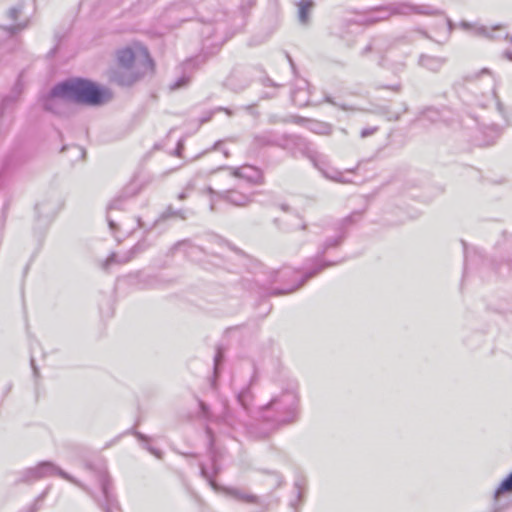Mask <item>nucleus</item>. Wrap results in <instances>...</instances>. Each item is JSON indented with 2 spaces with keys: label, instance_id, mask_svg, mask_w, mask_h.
<instances>
[{
  "label": "nucleus",
  "instance_id": "nucleus-1",
  "mask_svg": "<svg viewBox=\"0 0 512 512\" xmlns=\"http://www.w3.org/2000/svg\"><path fill=\"white\" fill-rule=\"evenodd\" d=\"M152 68L148 50L135 45L121 49L117 53V66L111 72V80L119 85L128 86L136 82Z\"/></svg>",
  "mask_w": 512,
  "mask_h": 512
},
{
  "label": "nucleus",
  "instance_id": "nucleus-2",
  "mask_svg": "<svg viewBox=\"0 0 512 512\" xmlns=\"http://www.w3.org/2000/svg\"><path fill=\"white\" fill-rule=\"evenodd\" d=\"M299 395L297 386L289 384L279 393L272 396L271 400L260 408L263 418L279 425L295 422L299 415Z\"/></svg>",
  "mask_w": 512,
  "mask_h": 512
},
{
  "label": "nucleus",
  "instance_id": "nucleus-3",
  "mask_svg": "<svg viewBox=\"0 0 512 512\" xmlns=\"http://www.w3.org/2000/svg\"><path fill=\"white\" fill-rule=\"evenodd\" d=\"M61 83L72 103L98 106L112 98L109 89L100 87L86 79L72 78Z\"/></svg>",
  "mask_w": 512,
  "mask_h": 512
},
{
  "label": "nucleus",
  "instance_id": "nucleus-4",
  "mask_svg": "<svg viewBox=\"0 0 512 512\" xmlns=\"http://www.w3.org/2000/svg\"><path fill=\"white\" fill-rule=\"evenodd\" d=\"M58 475L63 479L70 481L78 486H82L74 477L63 471L57 465L52 462L44 461L40 462L34 467L27 468L22 471L21 479L22 482H34L46 477Z\"/></svg>",
  "mask_w": 512,
  "mask_h": 512
},
{
  "label": "nucleus",
  "instance_id": "nucleus-5",
  "mask_svg": "<svg viewBox=\"0 0 512 512\" xmlns=\"http://www.w3.org/2000/svg\"><path fill=\"white\" fill-rule=\"evenodd\" d=\"M66 94L62 83L57 84L44 99V108L55 114H64L69 103H72Z\"/></svg>",
  "mask_w": 512,
  "mask_h": 512
},
{
  "label": "nucleus",
  "instance_id": "nucleus-6",
  "mask_svg": "<svg viewBox=\"0 0 512 512\" xmlns=\"http://www.w3.org/2000/svg\"><path fill=\"white\" fill-rule=\"evenodd\" d=\"M378 16L375 18L376 20H383L391 15H410V14H427L428 7L425 6H413L408 3H394L389 7L378 9L376 11Z\"/></svg>",
  "mask_w": 512,
  "mask_h": 512
},
{
  "label": "nucleus",
  "instance_id": "nucleus-7",
  "mask_svg": "<svg viewBox=\"0 0 512 512\" xmlns=\"http://www.w3.org/2000/svg\"><path fill=\"white\" fill-rule=\"evenodd\" d=\"M201 473L202 475L208 479L210 486L216 491V492H222L225 493L228 496L233 497L234 499L246 503H253L256 502L257 498L254 495L248 494L245 491H242L237 488H229V487H221L219 486L215 481H213L207 474L204 467H201Z\"/></svg>",
  "mask_w": 512,
  "mask_h": 512
},
{
  "label": "nucleus",
  "instance_id": "nucleus-8",
  "mask_svg": "<svg viewBox=\"0 0 512 512\" xmlns=\"http://www.w3.org/2000/svg\"><path fill=\"white\" fill-rule=\"evenodd\" d=\"M234 177L241 178L252 184H261L263 182V174L260 169L251 165H243L237 168H230Z\"/></svg>",
  "mask_w": 512,
  "mask_h": 512
},
{
  "label": "nucleus",
  "instance_id": "nucleus-9",
  "mask_svg": "<svg viewBox=\"0 0 512 512\" xmlns=\"http://www.w3.org/2000/svg\"><path fill=\"white\" fill-rule=\"evenodd\" d=\"M101 490L105 499L104 510L105 512H121L118 508L115 499L110 492V482L107 475H102L100 479Z\"/></svg>",
  "mask_w": 512,
  "mask_h": 512
},
{
  "label": "nucleus",
  "instance_id": "nucleus-10",
  "mask_svg": "<svg viewBox=\"0 0 512 512\" xmlns=\"http://www.w3.org/2000/svg\"><path fill=\"white\" fill-rule=\"evenodd\" d=\"M334 264L335 263H333V262H317L313 269L306 271L302 275L301 281L295 287L290 288V289L284 291L283 293H290V292L295 291L296 289L300 288L305 283V281L314 277L315 275L320 273L325 268L333 266Z\"/></svg>",
  "mask_w": 512,
  "mask_h": 512
},
{
  "label": "nucleus",
  "instance_id": "nucleus-11",
  "mask_svg": "<svg viewBox=\"0 0 512 512\" xmlns=\"http://www.w3.org/2000/svg\"><path fill=\"white\" fill-rule=\"evenodd\" d=\"M296 5L298 8V20L301 24L306 25L314 8V2L312 0H300Z\"/></svg>",
  "mask_w": 512,
  "mask_h": 512
},
{
  "label": "nucleus",
  "instance_id": "nucleus-12",
  "mask_svg": "<svg viewBox=\"0 0 512 512\" xmlns=\"http://www.w3.org/2000/svg\"><path fill=\"white\" fill-rule=\"evenodd\" d=\"M225 199L235 206H245L251 202L250 195H245L236 190L228 191L225 194Z\"/></svg>",
  "mask_w": 512,
  "mask_h": 512
},
{
  "label": "nucleus",
  "instance_id": "nucleus-13",
  "mask_svg": "<svg viewBox=\"0 0 512 512\" xmlns=\"http://www.w3.org/2000/svg\"><path fill=\"white\" fill-rule=\"evenodd\" d=\"M509 493H512V472L495 489L493 500L499 501L502 496Z\"/></svg>",
  "mask_w": 512,
  "mask_h": 512
},
{
  "label": "nucleus",
  "instance_id": "nucleus-14",
  "mask_svg": "<svg viewBox=\"0 0 512 512\" xmlns=\"http://www.w3.org/2000/svg\"><path fill=\"white\" fill-rule=\"evenodd\" d=\"M307 83L302 82V86H299L295 91L292 93V100L294 103L298 106H305L309 104V95L306 90Z\"/></svg>",
  "mask_w": 512,
  "mask_h": 512
},
{
  "label": "nucleus",
  "instance_id": "nucleus-15",
  "mask_svg": "<svg viewBox=\"0 0 512 512\" xmlns=\"http://www.w3.org/2000/svg\"><path fill=\"white\" fill-rule=\"evenodd\" d=\"M443 63L444 61L441 58L427 55H422L419 59V64L431 71L439 70Z\"/></svg>",
  "mask_w": 512,
  "mask_h": 512
},
{
  "label": "nucleus",
  "instance_id": "nucleus-16",
  "mask_svg": "<svg viewBox=\"0 0 512 512\" xmlns=\"http://www.w3.org/2000/svg\"><path fill=\"white\" fill-rule=\"evenodd\" d=\"M460 27L465 30L471 31L474 35H477V36H487V37L489 36L487 27H485L483 25H479L477 23L472 24L467 21H462L460 23Z\"/></svg>",
  "mask_w": 512,
  "mask_h": 512
},
{
  "label": "nucleus",
  "instance_id": "nucleus-17",
  "mask_svg": "<svg viewBox=\"0 0 512 512\" xmlns=\"http://www.w3.org/2000/svg\"><path fill=\"white\" fill-rule=\"evenodd\" d=\"M135 250L136 248H133L128 255H124V256H118L117 254H112L110 257L107 258V260L105 261V264H104V267L105 268H108L109 266H111L112 264L114 263H120V264H124V263H127L129 262L134 254H135Z\"/></svg>",
  "mask_w": 512,
  "mask_h": 512
},
{
  "label": "nucleus",
  "instance_id": "nucleus-18",
  "mask_svg": "<svg viewBox=\"0 0 512 512\" xmlns=\"http://www.w3.org/2000/svg\"><path fill=\"white\" fill-rule=\"evenodd\" d=\"M479 75H488L489 76V82L491 84V97L496 100V104H497V109L499 112L502 113L503 111V106H502V103L498 100V97L496 95V80L495 78L492 76L491 72L488 70V69H482L478 74Z\"/></svg>",
  "mask_w": 512,
  "mask_h": 512
},
{
  "label": "nucleus",
  "instance_id": "nucleus-19",
  "mask_svg": "<svg viewBox=\"0 0 512 512\" xmlns=\"http://www.w3.org/2000/svg\"><path fill=\"white\" fill-rule=\"evenodd\" d=\"M310 130L316 134L328 135L332 131V127L324 122L314 121L310 123Z\"/></svg>",
  "mask_w": 512,
  "mask_h": 512
},
{
  "label": "nucleus",
  "instance_id": "nucleus-20",
  "mask_svg": "<svg viewBox=\"0 0 512 512\" xmlns=\"http://www.w3.org/2000/svg\"><path fill=\"white\" fill-rule=\"evenodd\" d=\"M321 172L327 179L342 183L346 182V179L344 178L343 174L339 171H327L321 169Z\"/></svg>",
  "mask_w": 512,
  "mask_h": 512
},
{
  "label": "nucleus",
  "instance_id": "nucleus-21",
  "mask_svg": "<svg viewBox=\"0 0 512 512\" xmlns=\"http://www.w3.org/2000/svg\"><path fill=\"white\" fill-rule=\"evenodd\" d=\"M341 241H342L341 236H335V237L327 239L325 241V243L323 244L322 250L320 253L324 254L330 248H334V247L338 246L341 243Z\"/></svg>",
  "mask_w": 512,
  "mask_h": 512
},
{
  "label": "nucleus",
  "instance_id": "nucleus-22",
  "mask_svg": "<svg viewBox=\"0 0 512 512\" xmlns=\"http://www.w3.org/2000/svg\"><path fill=\"white\" fill-rule=\"evenodd\" d=\"M438 24L441 28L445 29L447 33L452 31V24L448 18L441 16L438 20Z\"/></svg>",
  "mask_w": 512,
  "mask_h": 512
},
{
  "label": "nucleus",
  "instance_id": "nucleus-23",
  "mask_svg": "<svg viewBox=\"0 0 512 512\" xmlns=\"http://www.w3.org/2000/svg\"><path fill=\"white\" fill-rule=\"evenodd\" d=\"M248 395H249V390H243L237 396L238 402L240 403V405L244 409H247V397H248Z\"/></svg>",
  "mask_w": 512,
  "mask_h": 512
},
{
  "label": "nucleus",
  "instance_id": "nucleus-24",
  "mask_svg": "<svg viewBox=\"0 0 512 512\" xmlns=\"http://www.w3.org/2000/svg\"><path fill=\"white\" fill-rule=\"evenodd\" d=\"M424 117L428 120L436 122L439 119V112L435 109H428L425 111Z\"/></svg>",
  "mask_w": 512,
  "mask_h": 512
},
{
  "label": "nucleus",
  "instance_id": "nucleus-25",
  "mask_svg": "<svg viewBox=\"0 0 512 512\" xmlns=\"http://www.w3.org/2000/svg\"><path fill=\"white\" fill-rule=\"evenodd\" d=\"M193 190V186L188 184L184 190L178 195L179 200H184L188 197L189 193Z\"/></svg>",
  "mask_w": 512,
  "mask_h": 512
},
{
  "label": "nucleus",
  "instance_id": "nucleus-26",
  "mask_svg": "<svg viewBox=\"0 0 512 512\" xmlns=\"http://www.w3.org/2000/svg\"><path fill=\"white\" fill-rule=\"evenodd\" d=\"M188 82V78L182 77L178 81H176L173 85H171V89L175 90L181 87H184Z\"/></svg>",
  "mask_w": 512,
  "mask_h": 512
},
{
  "label": "nucleus",
  "instance_id": "nucleus-27",
  "mask_svg": "<svg viewBox=\"0 0 512 512\" xmlns=\"http://www.w3.org/2000/svg\"><path fill=\"white\" fill-rule=\"evenodd\" d=\"M377 128L376 127H373V128H365L361 131V137L362 138H365V137H368V136H371L372 134H374L376 132Z\"/></svg>",
  "mask_w": 512,
  "mask_h": 512
},
{
  "label": "nucleus",
  "instance_id": "nucleus-28",
  "mask_svg": "<svg viewBox=\"0 0 512 512\" xmlns=\"http://www.w3.org/2000/svg\"><path fill=\"white\" fill-rule=\"evenodd\" d=\"M20 13V8L14 7L9 10V16L11 19H17L18 14Z\"/></svg>",
  "mask_w": 512,
  "mask_h": 512
},
{
  "label": "nucleus",
  "instance_id": "nucleus-29",
  "mask_svg": "<svg viewBox=\"0 0 512 512\" xmlns=\"http://www.w3.org/2000/svg\"><path fill=\"white\" fill-rule=\"evenodd\" d=\"M107 221H108V224H109V227H110L111 231L114 232L116 230V227H117L116 222L114 221V219L110 215H108Z\"/></svg>",
  "mask_w": 512,
  "mask_h": 512
},
{
  "label": "nucleus",
  "instance_id": "nucleus-30",
  "mask_svg": "<svg viewBox=\"0 0 512 512\" xmlns=\"http://www.w3.org/2000/svg\"><path fill=\"white\" fill-rule=\"evenodd\" d=\"M26 25H21V24H18L16 26H13L11 27V33L14 34L16 33L17 31H20L22 30L23 28H25Z\"/></svg>",
  "mask_w": 512,
  "mask_h": 512
},
{
  "label": "nucleus",
  "instance_id": "nucleus-31",
  "mask_svg": "<svg viewBox=\"0 0 512 512\" xmlns=\"http://www.w3.org/2000/svg\"><path fill=\"white\" fill-rule=\"evenodd\" d=\"M167 213H168L169 215H179L182 219H185V216H183V215L181 214V212H180V211H179V212H174V211H172V209H171V208H169V209L167 210Z\"/></svg>",
  "mask_w": 512,
  "mask_h": 512
},
{
  "label": "nucleus",
  "instance_id": "nucleus-32",
  "mask_svg": "<svg viewBox=\"0 0 512 512\" xmlns=\"http://www.w3.org/2000/svg\"><path fill=\"white\" fill-rule=\"evenodd\" d=\"M220 357H221L220 353H218V354L215 356V359H214V361H215V370L217 369L218 363H219V361H220Z\"/></svg>",
  "mask_w": 512,
  "mask_h": 512
},
{
  "label": "nucleus",
  "instance_id": "nucleus-33",
  "mask_svg": "<svg viewBox=\"0 0 512 512\" xmlns=\"http://www.w3.org/2000/svg\"><path fill=\"white\" fill-rule=\"evenodd\" d=\"M151 452H152L156 457H158V458H160V457H161V455H160V452H159V451H156V450L151 449Z\"/></svg>",
  "mask_w": 512,
  "mask_h": 512
},
{
  "label": "nucleus",
  "instance_id": "nucleus-34",
  "mask_svg": "<svg viewBox=\"0 0 512 512\" xmlns=\"http://www.w3.org/2000/svg\"><path fill=\"white\" fill-rule=\"evenodd\" d=\"M506 55H507V57H508L510 60H512V54H511V53L507 52V53H506Z\"/></svg>",
  "mask_w": 512,
  "mask_h": 512
},
{
  "label": "nucleus",
  "instance_id": "nucleus-35",
  "mask_svg": "<svg viewBox=\"0 0 512 512\" xmlns=\"http://www.w3.org/2000/svg\"><path fill=\"white\" fill-rule=\"evenodd\" d=\"M46 493H47V492L45 491V492H44V493L39 497V499H43V498L45 497Z\"/></svg>",
  "mask_w": 512,
  "mask_h": 512
},
{
  "label": "nucleus",
  "instance_id": "nucleus-36",
  "mask_svg": "<svg viewBox=\"0 0 512 512\" xmlns=\"http://www.w3.org/2000/svg\"><path fill=\"white\" fill-rule=\"evenodd\" d=\"M200 405H201V408H202L203 410H205V408H206L205 404H204V403H201Z\"/></svg>",
  "mask_w": 512,
  "mask_h": 512
},
{
  "label": "nucleus",
  "instance_id": "nucleus-37",
  "mask_svg": "<svg viewBox=\"0 0 512 512\" xmlns=\"http://www.w3.org/2000/svg\"><path fill=\"white\" fill-rule=\"evenodd\" d=\"M326 101L329 102V103H332V101L330 100V98H326Z\"/></svg>",
  "mask_w": 512,
  "mask_h": 512
},
{
  "label": "nucleus",
  "instance_id": "nucleus-38",
  "mask_svg": "<svg viewBox=\"0 0 512 512\" xmlns=\"http://www.w3.org/2000/svg\"><path fill=\"white\" fill-rule=\"evenodd\" d=\"M389 56H393V51H389Z\"/></svg>",
  "mask_w": 512,
  "mask_h": 512
},
{
  "label": "nucleus",
  "instance_id": "nucleus-39",
  "mask_svg": "<svg viewBox=\"0 0 512 512\" xmlns=\"http://www.w3.org/2000/svg\"><path fill=\"white\" fill-rule=\"evenodd\" d=\"M138 436H139V438L144 439L143 435L139 434Z\"/></svg>",
  "mask_w": 512,
  "mask_h": 512
},
{
  "label": "nucleus",
  "instance_id": "nucleus-40",
  "mask_svg": "<svg viewBox=\"0 0 512 512\" xmlns=\"http://www.w3.org/2000/svg\"><path fill=\"white\" fill-rule=\"evenodd\" d=\"M510 41H511V43H512V37H511Z\"/></svg>",
  "mask_w": 512,
  "mask_h": 512
}]
</instances>
